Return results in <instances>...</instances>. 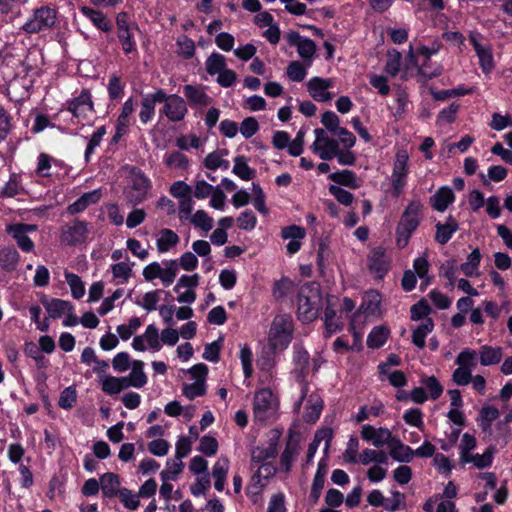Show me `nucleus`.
<instances>
[{"label": "nucleus", "mask_w": 512, "mask_h": 512, "mask_svg": "<svg viewBox=\"0 0 512 512\" xmlns=\"http://www.w3.org/2000/svg\"><path fill=\"white\" fill-rule=\"evenodd\" d=\"M423 204L420 200L409 202L396 226V245L398 248H405L413 232L421 222V211Z\"/></svg>", "instance_id": "f257e3e1"}, {"label": "nucleus", "mask_w": 512, "mask_h": 512, "mask_svg": "<svg viewBox=\"0 0 512 512\" xmlns=\"http://www.w3.org/2000/svg\"><path fill=\"white\" fill-rule=\"evenodd\" d=\"M322 306L321 293L315 283L304 285L298 297V317L303 322H311L318 316Z\"/></svg>", "instance_id": "f03ea898"}, {"label": "nucleus", "mask_w": 512, "mask_h": 512, "mask_svg": "<svg viewBox=\"0 0 512 512\" xmlns=\"http://www.w3.org/2000/svg\"><path fill=\"white\" fill-rule=\"evenodd\" d=\"M279 408L278 398L268 388L256 390L253 398L254 419L260 423L272 421Z\"/></svg>", "instance_id": "7ed1b4c3"}, {"label": "nucleus", "mask_w": 512, "mask_h": 512, "mask_svg": "<svg viewBox=\"0 0 512 512\" xmlns=\"http://www.w3.org/2000/svg\"><path fill=\"white\" fill-rule=\"evenodd\" d=\"M57 14V10L51 6L36 8L21 27V30L27 34H36L51 29L56 24Z\"/></svg>", "instance_id": "20e7f679"}, {"label": "nucleus", "mask_w": 512, "mask_h": 512, "mask_svg": "<svg viewBox=\"0 0 512 512\" xmlns=\"http://www.w3.org/2000/svg\"><path fill=\"white\" fill-rule=\"evenodd\" d=\"M293 320L290 315L282 314L274 318L269 331V343L273 349H284L292 339Z\"/></svg>", "instance_id": "39448f33"}, {"label": "nucleus", "mask_w": 512, "mask_h": 512, "mask_svg": "<svg viewBox=\"0 0 512 512\" xmlns=\"http://www.w3.org/2000/svg\"><path fill=\"white\" fill-rule=\"evenodd\" d=\"M150 185V180L145 174L138 168L133 167L130 170L129 184L124 190L126 202L131 206L141 203L146 198Z\"/></svg>", "instance_id": "423d86ee"}, {"label": "nucleus", "mask_w": 512, "mask_h": 512, "mask_svg": "<svg viewBox=\"0 0 512 512\" xmlns=\"http://www.w3.org/2000/svg\"><path fill=\"white\" fill-rule=\"evenodd\" d=\"M117 37L125 54H131L137 51L134 32L138 26L130 22L126 12H120L116 17Z\"/></svg>", "instance_id": "0eeeda50"}, {"label": "nucleus", "mask_w": 512, "mask_h": 512, "mask_svg": "<svg viewBox=\"0 0 512 512\" xmlns=\"http://www.w3.org/2000/svg\"><path fill=\"white\" fill-rule=\"evenodd\" d=\"M408 162V153L405 150H399L395 156L391 175L392 192L395 197H399L402 194L407 184V176L409 173Z\"/></svg>", "instance_id": "6e6552de"}, {"label": "nucleus", "mask_w": 512, "mask_h": 512, "mask_svg": "<svg viewBox=\"0 0 512 512\" xmlns=\"http://www.w3.org/2000/svg\"><path fill=\"white\" fill-rule=\"evenodd\" d=\"M143 277L146 281H153L159 278L165 287L170 286L178 273V263L176 260H170L161 267L158 262H152L143 269Z\"/></svg>", "instance_id": "1a4fd4ad"}, {"label": "nucleus", "mask_w": 512, "mask_h": 512, "mask_svg": "<svg viewBox=\"0 0 512 512\" xmlns=\"http://www.w3.org/2000/svg\"><path fill=\"white\" fill-rule=\"evenodd\" d=\"M88 236V224L85 221L74 219L61 228L60 241L68 246L84 243Z\"/></svg>", "instance_id": "9d476101"}, {"label": "nucleus", "mask_w": 512, "mask_h": 512, "mask_svg": "<svg viewBox=\"0 0 512 512\" xmlns=\"http://www.w3.org/2000/svg\"><path fill=\"white\" fill-rule=\"evenodd\" d=\"M314 134L316 138L311 145L312 151L324 161L333 159L339 148L338 141L330 138L325 130L321 128L315 129Z\"/></svg>", "instance_id": "9b49d317"}, {"label": "nucleus", "mask_w": 512, "mask_h": 512, "mask_svg": "<svg viewBox=\"0 0 512 512\" xmlns=\"http://www.w3.org/2000/svg\"><path fill=\"white\" fill-rule=\"evenodd\" d=\"M164 99L161 103H164L160 113L165 115L170 121L178 122L184 119L187 114V106L185 101L178 95H168L163 91Z\"/></svg>", "instance_id": "f8f14e48"}, {"label": "nucleus", "mask_w": 512, "mask_h": 512, "mask_svg": "<svg viewBox=\"0 0 512 512\" xmlns=\"http://www.w3.org/2000/svg\"><path fill=\"white\" fill-rule=\"evenodd\" d=\"M36 230L35 225L30 224H11L6 227V232L16 241L18 247L24 252H31L34 249V243L28 234Z\"/></svg>", "instance_id": "ddd939ff"}, {"label": "nucleus", "mask_w": 512, "mask_h": 512, "mask_svg": "<svg viewBox=\"0 0 512 512\" xmlns=\"http://www.w3.org/2000/svg\"><path fill=\"white\" fill-rule=\"evenodd\" d=\"M469 38L478 56L482 71L486 74L490 73L494 68L493 55L490 46L483 45L481 43V37L478 33H471Z\"/></svg>", "instance_id": "4468645a"}, {"label": "nucleus", "mask_w": 512, "mask_h": 512, "mask_svg": "<svg viewBox=\"0 0 512 512\" xmlns=\"http://www.w3.org/2000/svg\"><path fill=\"white\" fill-rule=\"evenodd\" d=\"M333 81L320 77H313L307 82L310 96L319 102H327L333 98V94L327 90L332 87Z\"/></svg>", "instance_id": "2eb2a0df"}, {"label": "nucleus", "mask_w": 512, "mask_h": 512, "mask_svg": "<svg viewBox=\"0 0 512 512\" xmlns=\"http://www.w3.org/2000/svg\"><path fill=\"white\" fill-rule=\"evenodd\" d=\"M68 110L76 118H88L93 112V103L90 93L88 91H82L79 96L68 103Z\"/></svg>", "instance_id": "dca6fc26"}, {"label": "nucleus", "mask_w": 512, "mask_h": 512, "mask_svg": "<svg viewBox=\"0 0 512 512\" xmlns=\"http://www.w3.org/2000/svg\"><path fill=\"white\" fill-rule=\"evenodd\" d=\"M361 437L373 444L376 448H381L388 444L392 438L391 432L387 428L376 429L371 425H364L361 429Z\"/></svg>", "instance_id": "f3484780"}, {"label": "nucleus", "mask_w": 512, "mask_h": 512, "mask_svg": "<svg viewBox=\"0 0 512 512\" xmlns=\"http://www.w3.org/2000/svg\"><path fill=\"white\" fill-rule=\"evenodd\" d=\"M278 440L279 433L277 431H273L266 446H257L251 451L252 461L261 463L267 459L274 458L278 453Z\"/></svg>", "instance_id": "a211bd4d"}, {"label": "nucleus", "mask_w": 512, "mask_h": 512, "mask_svg": "<svg viewBox=\"0 0 512 512\" xmlns=\"http://www.w3.org/2000/svg\"><path fill=\"white\" fill-rule=\"evenodd\" d=\"M368 267L378 278H382L388 271L389 259L383 248L376 247L370 252L368 256Z\"/></svg>", "instance_id": "6ab92c4d"}, {"label": "nucleus", "mask_w": 512, "mask_h": 512, "mask_svg": "<svg viewBox=\"0 0 512 512\" xmlns=\"http://www.w3.org/2000/svg\"><path fill=\"white\" fill-rule=\"evenodd\" d=\"M163 96V90L159 89L153 94H148L143 97L141 101V109L139 112L140 121L143 124H147L150 120H152L155 113V105L156 103H161Z\"/></svg>", "instance_id": "aec40b11"}, {"label": "nucleus", "mask_w": 512, "mask_h": 512, "mask_svg": "<svg viewBox=\"0 0 512 512\" xmlns=\"http://www.w3.org/2000/svg\"><path fill=\"white\" fill-rule=\"evenodd\" d=\"M306 403L303 419L308 423H315L321 415L323 400L320 395L312 393L309 395Z\"/></svg>", "instance_id": "412c9836"}, {"label": "nucleus", "mask_w": 512, "mask_h": 512, "mask_svg": "<svg viewBox=\"0 0 512 512\" xmlns=\"http://www.w3.org/2000/svg\"><path fill=\"white\" fill-rule=\"evenodd\" d=\"M390 448V455L393 459L399 462H410L414 456L413 450L404 445L400 440L392 437L388 443Z\"/></svg>", "instance_id": "4be33fe9"}, {"label": "nucleus", "mask_w": 512, "mask_h": 512, "mask_svg": "<svg viewBox=\"0 0 512 512\" xmlns=\"http://www.w3.org/2000/svg\"><path fill=\"white\" fill-rule=\"evenodd\" d=\"M100 197L101 194L98 190L84 193L80 198L67 207V211L70 214H78L84 211L88 206L97 203Z\"/></svg>", "instance_id": "5701e85b"}, {"label": "nucleus", "mask_w": 512, "mask_h": 512, "mask_svg": "<svg viewBox=\"0 0 512 512\" xmlns=\"http://www.w3.org/2000/svg\"><path fill=\"white\" fill-rule=\"evenodd\" d=\"M180 241L179 236L171 229H161L157 234L156 246L160 253L169 251L172 247L176 246Z\"/></svg>", "instance_id": "b1692460"}, {"label": "nucleus", "mask_w": 512, "mask_h": 512, "mask_svg": "<svg viewBox=\"0 0 512 512\" xmlns=\"http://www.w3.org/2000/svg\"><path fill=\"white\" fill-rule=\"evenodd\" d=\"M100 383L102 391L108 395L118 394L128 388L126 377L102 376Z\"/></svg>", "instance_id": "393cba45"}, {"label": "nucleus", "mask_w": 512, "mask_h": 512, "mask_svg": "<svg viewBox=\"0 0 512 512\" xmlns=\"http://www.w3.org/2000/svg\"><path fill=\"white\" fill-rule=\"evenodd\" d=\"M42 303L49 317L53 319L60 318L66 312H70L73 310V307L70 302L61 299H45L42 301Z\"/></svg>", "instance_id": "a878e982"}, {"label": "nucleus", "mask_w": 512, "mask_h": 512, "mask_svg": "<svg viewBox=\"0 0 512 512\" xmlns=\"http://www.w3.org/2000/svg\"><path fill=\"white\" fill-rule=\"evenodd\" d=\"M144 363L140 360H135L131 366V372L126 376V383L129 387L141 388L147 383V376L143 370Z\"/></svg>", "instance_id": "bb28decb"}, {"label": "nucleus", "mask_w": 512, "mask_h": 512, "mask_svg": "<svg viewBox=\"0 0 512 512\" xmlns=\"http://www.w3.org/2000/svg\"><path fill=\"white\" fill-rule=\"evenodd\" d=\"M432 207L443 212L454 201V193L449 187L440 188L430 199Z\"/></svg>", "instance_id": "cd10ccee"}, {"label": "nucleus", "mask_w": 512, "mask_h": 512, "mask_svg": "<svg viewBox=\"0 0 512 512\" xmlns=\"http://www.w3.org/2000/svg\"><path fill=\"white\" fill-rule=\"evenodd\" d=\"M20 255L13 247L0 249V267L6 272H12L17 268Z\"/></svg>", "instance_id": "c85d7f7f"}, {"label": "nucleus", "mask_w": 512, "mask_h": 512, "mask_svg": "<svg viewBox=\"0 0 512 512\" xmlns=\"http://www.w3.org/2000/svg\"><path fill=\"white\" fill-rule=\"evenodd\" d=\"M331 438H332V431L330 429H323V430L318 431L315 434L313 441L308 446L307 455H306V463L309 464L312 462L313 457H314V455L319 447V444L322 440H325V451H327L329 448V445H330Z\"/></svg>", "instance_id": "c756f323"}, {"label": "nucleus", "mask_w": 512, "mask_h": 512, "mask_svg": "<svg viewBox=\"0 0 512 512\" xmlns=\"http://www.w3.org/2000/svg\"><path fill=\"white\" fill-rule=\"evenodd\" d=\"M183 93L192 104L206 106L210 103V97L199 85H185L183 87Z\"/></svg>", "instance_id": "7c9ffc66"}, {"label": "nucleus", "mask_w": 512, "mask_h": 512, "mask_svg": "<svg viewBox=\"0 0 512 512\" xmlns=\"http://www.w3.org/2000/svg\"><path fill=\"white\" fill-rule=\"evenodd\" d=\"M480 363L483 366L497 364L502 359V348L484 345L479 350Z\"/></svg>", "instance_id": "2f4dec72"}, {"label": "nucleus", "mask_w": 512, "mask_h": 512, "mask_svg": "<svg viewBox=\"0 0 512 512\" xmlns=\"http://www.w3.org/2000/svg\"><path fill=\"white\" fill-rule=\"evenodd\" d=\"M434 328V323L431 318H425L421 324L413 330L412 334V342L418 348H423L425 346V338L426 336L432 332Z\"/></svg>", "instance_id": "473e14b6"}, {"label": "nucleus", "mask_w": 512, "mask_h": 512, "mask_svg": "<svg viewBox=\"0 0 512 512\" xmlns=\"http://www.w3.org/2000/svg\"><path fill=\"white\" fill-rule=\"evenodd\" d=\"M495 449L489 447L483 454H470L467 460H463L461 463H472L475 468L483 469L491 466L494 458Z\"/></svg>", "instance_id": "72a5a7b5"}, {"label": "nucleus", "mask_w": 512, "mask_h": 512, "mask_svg": "<svg viewBox=\"0 0 512 512\" xmlns=\"http://www.w3.org/2000/svg\"><path fill=\"white\" fill-rule=\"evenodd\" d=\"M324 324L328 336L340 330L343 326V323L340 317L337 316L336 310L333 308V304L330 300H328V305L325 309Z\"/></svg>", "instance_id": "f704fd0d"}, {"label": "nucleus", "mask_w": 512, "mask_h": 512, "mask_svg": "<svg viewBox=\"0 0 512 512\" xmlns=\"http://www.w3.org/2000/svg\"><path fill=\"white\" fill-rule=\"evenodd\" d=\"M436 229V241L440 244H445L451 239L453 233L457 231L458 224L455 219L450 217L445 224L438 223Z\"/></svg>", "instance_id": "c9c22d12"}, {"label": "nucleus", "mask_w": 512, "mask_h": 512, "mask_svg": "<svg viewBox=\"0 0 512 512\" xmlns=\"http://www.w3.org/2000/svg\"><path fill=\"white\" fill-rule=\"evenodd\" d=\"M299 444L297 441L290 440L287 442L284 451L280 457V465L286 472L290 471L293 461L299 453Z\"/></svg>", "instance_id": "e433bc0d"}, {"label": "nucleus", "mask_w": 512, "mask_h": 512, "mask_svg": "<svg viewBox=\"0 0 512 512\" xmlns=\"http://www.w3.org/2000/svg\"><path fill=\"white\" fill-rule=\"evenodd\" d=\"M102 493L107 497H113L119 493V477L114 473H105L100 478Z\"/></svg>", "instance_id": "4c0bfd02"}, {"label": "nucleus", "mask_w": 512, "mask_h": 512, "mask_svg": "<svg viewBox=\"0 0 512 512\" xmlns=\"http://www.w3.org/2000/svg\"><path fill=\"white\" fill-rule=\"evenodd\" d=\"M134 112V102L132 98H129L123 104L122 110L118 119L116 121V125L118 126V135H124L126 130L130 124V117Z\"/></svg>", "instance_id": "58836bf2"}, {"label": "nucleus", "mask_w": 512, "mask_h": 512, "mask_svg": "<svg viewBox=\"0 0 512 512\" xmlns=\"http://www.w3.org/2000/svg\"><path fill=\"white\" fill-rule=\"evenodd\" d=\"M82 13L100 30L108 32L111 30V24L107 17L100 11L83 7Z\"/></svg>", "instance_id": "ea45409f"}, {"label": "nucleus", "mask_w": 512, "mask_h": 512, "mask_svg": "<svg viewBox=\"0 0 512 512\" xmlns=\"http://www.w3.org/2000/svg\"><path fill=\"white\" fill-rule=\"evenodd\" d=\"M205 68L209 75H218L227 68L226 58L214 52L207 58Z\"/></svg>", "instance_id": "a19ab883"}, {"label": "nucleus", "mask_w": 512, "mask_h": 512, "mask_svg": "<svg viewBox=\"0 0 512 512\" xmlns=\"http://www.w3.org/2000/svg\"><path fill=\"white\" fill-rule=\"evenodd\" d=\"M329 179L339 185L348 186L357 189L360 185L356 179V175L351 170H342L329 175Z\"/></svg>", "instance_id": "79ce46f5"}, {"label": "nucleus", "mask_w": 512, "mask_h": 512, "mask_svg": "<svg viewBox=\"0 0 512 512\" xmlns=\"http://www.w3.org/2000/svg\"><path fill=\"white\" fill-rule=\"evenodd\" d=\"M164 163L167 167L186 171L189 167L188 158L179 151H173L164 156Z\"/></svg>", "instance_id": "37998d69"}, {"label": "nucleus", "mask_w": 512, "mask_h": 512, "mask_svg": "<svg viewBox=\"0 0 512 512\" xmlns=\"http://www.w3.org/2000/svg\"><path fill=\"white\" fill-rule=\"evenodd\" d=\"M293 361L296 366V371L299 373V376L303 377L308 368L309 354L302 346H294Z\"/></svg>", "instance_id": "c03bdc74"}, {"label": "nucleus", "mask_w": 512, "mask_h": 512, "mask_svg": "<svg viewBox=\"0 0 512 512\" xmlns=\"http://www.w3.org/2000/svg\"><path fill=\"white\" fill-rule=\"evenodd\" d=\"M478 356L479 354L476 351L471 349H464L456 357L455 363L458 366L467 368L472 372L473 368H475L478 363Z\"/></svg>", "instance_id": "a18cd8bd"}, {"label": "nucleus", "mask_w": 512, "mask_h": 512, "mask_svg": "<svg viewBox=\"0 0 512 512\" xmlns=\"http://www.w3.org/2000/svg\"><path fill=\"white\" fill-rule=\"evenodd\" d=\"M233 173L242 180H250L254 177L255 172L247 165L245 156H237L234 159Z\"/></svg>", "instance_id": "49530a36"}, {"label": "nucleus", "mask_w": 512, "mask_h": 512, "mask_svg": "<svg viewBox=\"0 0 512 512\" xmlns=\"http://www.w3.org/2000/svg\"><path fill=\"white\" fill-rule=\"evenodd\" d=\"M326 474V464L324 461L318 463V469L313 479L311 495L317 500L320 497L321 491L324 486V479Z\"/></svg>", "instance_id": "de8ad7c7"}, {"label": "nucleus", "mask_w": 512, "mask_h": 512, "mask_svg": "<svg viewBox=\"0 0 512 512\" xmlns=\"http://www.w3.org/2000/svg\"><path fill=\"white\" fill-rule=\"evenodd\" d=\"M389 331L384 327H374L367 338V345L371 348L381 347L388 338Z\"/></svg>", "instance_id": "09e8293b"}, {"label": "nucleus", "mask_w": 512, "mask_h": 512, "mask_svg": "<svg viewBox=\"0 0 512 512\" xmlns=\"http://www.w3.org/2000/svg\"><path fill=\"white\" fill-rule=\"evenodd\" d=\"M65 279L74 298L79 299L85 294V287L80 277L72 272H65Z\"/></svg>", "instance_id": "8fccbe9b"}, {"label": "nucleus", "mask_w": 512, "mask_h": 512, "mask_svg": "<svg viewBox=\"0 0 512 512\" xmlns=\"http://www.w3.org/2000/svg\"><path fill=\"white\" fill-rule=\"evenodd\" d=\"M190 222L204 231H209L213 227V218L210 217L204 210H198L189 218Z\"/></svg>", "instance_id": "3c124183"}, {"label": "nucleus", "mask_w": 512, "mask_h": 512, "mask_svg": "<svg viewBox=\"0 0 512 512\" xmlns=\"http://www.w3.org/2000/svg\"><path fill=\"white\" fill-rule=\"evenodd\" d=\"M481 255L478 249L473 250L467 258V261L461 264L460 268L466 276H473L479 266Z\"/></svg>", "instance_id": "603ef678"}, {"label": "nucleus", "mask_w": 512, "mask_h": 512, "mask_svg": "<svg viewBox=\"0 0 512 512\" xmlns=\"http://www.w3.org/2000/svg\"><path fill=\"white\" fill-rule=\"evenodd\" d=\"M402 55L397 50H389L387 53V62L385 66V71L391 75L395 76L400 71Z\"/></svg>", "instance_id": "864d4df0"}, {"label": "nucleus", "mask_w": 512, "mask_h": 512, "mask_svg": "<svg viewBox=\"0 0 512 512\" xmlns=\"http://www.w3.org/2000/svg\"><path fill=\"white\" fill-rule=\"evenodd\" d=\"M206 393V385L204 381H194L191 384L183 385V394L190 400L203 396Z\"/></svg>", "instance_id": "5fc2aeb1"}, {"label": "nucleus", "mask_w": 512, "mask_h": 512, "mask_svg": "<svg viewBox=\"0 0 512 512\" xmlns=\"http://www.w3.org/2000/svg\"><path fill=\"white\" fill-rule=\"evenodd\" d=\"M476 447V439L474 436L464 433L459 445L460 462L467 460V457L472 454L471 451Z\"/></svg>", "instance_id": "6e6d98bb"}, {"label": "nucleus", "mask_w": 512, "mask_h": 512, "mask_svg": "<svg viewBox=\"0 0 512 512\" xmlns=\"http://www.w3.org/2000/svg\"><path fill=\"white\" fill-rule=\"evenodd\" d=\"M329 193L334 196L339 203L345 206H350L354 200L352 193L337 185H330Z\"/></svg>", "instance_id": "4d7b16f0"}, {"label": "nucleus", "mask_w": 512, "mask_h": 512, "mask_svg": "<svg viewBox=\"0 0 512 512\" xmlns=\"http://www.w3.org/2000/svg\"><path fill=\"white\" fill-rule=\"evenodd\" d=\"M481 424L483 430L490 427L491 423L499 417V411L494 406L486 405L483 406L480 411Z\"/></svg>", "instance_id": "13d9d810"}, {"label": "nucleus", "mask_w": 512, "mask_h": 512, "mask_svg": "<svg viewBox=\"0 0 512 512\" xmlns=\"http://www.w3.org/2000/svg\"><path fill=\"white\" fill-rule=\"evenodd\" d=\"M148 346L154 350L159 351L161 349V340H159L158 329L154 325H148L144 334H142Z\"/></svg>", "instance_id": "bf43d9fd"}, {"label": "nucleus", "mask_w": 512, "mask_h": 512, "mask_svg": "<svg viewBox=\"0 0 512 512\" xmlns=\"http://www.w3.org/2000/svg\"><path fill=\"white\" fill-rule=\"evenodd\" d=\"M198 450L206 456H213L217 453L218 442L214 437L205 435L200 439Z\"/></svg>", "instance_id": "052dcab7"}, {"label": "nucleus", "mask_w": 512, "mask_h": 512, "mask_svg": "<svg viewBox=\"0 0 512 512\" xmlns=\"http://www.w3.org/2000/svg\"><path fill=\"white\" fill-rule=\"evenodd\" d=\"M422 385L429 392L430 397L436 400L443 392V387L434 376L425 377L421 381Z\"/></svg>", "instance_id": "680f3d73"}, {"label": "nucleus", "mask_w": 512, "mask_h": 512, "mask_svg": "<svg viewBox=\"0 0 512 512\" xmlns=\"http://www.w3.org/2000/svg\"><path fill=\"white\" fill-rule=\"evenodd\" d=\"M358 449H359V441L356 437H350L347 443V447L345 452L343 453V459L347 463H357L359 460L358 457Z\"/></svg>", "instance_id": "e2e57ef3"}, {"label": "nucleus", "mask_w": 512, "mask_h": 512, "mask_svg": "<svg viewBox=\"0 0 512 512\" xmlns=\"http://www.w3.org/2000/svg\"><path fill=\"white\" fill-rule=\"evenodd\" d=\"M297 51L301 58L309 61L310 63L316 51V44L314 43L313 40L304 38V40L301 41V43H299Z\"/></svg>", "instance_id": "0e129e2a"}, {"label": "nucleus", "mask_w": 512, "mask_h": 512, "mask_svg": "<svg viewBox=\"0 0 512 512\" xmlns=\"http://www.w3.org/2000/svg\"><path fill=\"white\" fill-rule=\"evenodd\" d=\"M113 277L119 279V283H125L129 280L132 275V268L128 263L119 262L112 265Z\"/></svg>", "instance_id": "69168bd1"}, {"label": "nucleus", "mask_w": 512, "mask_h": 512, "mask_svg": "<svg viewBox=\"0 0 512 512\" xmlns=\"http://www.w3.org/2000/svg\"><path fill=\"white\" fill-rule=\"evenodd\" d=\"M405 507V495L399 491L392 493L391 499H386L384 508L389 512H396Z\"/></svg>", "instance_id": "338daca9"}, {"label": "nucleus", "mask_w": 512, "mask_h": 512, "mask_svg": "<svg viewBox=\"0 0 512 512\" xmlns=\"http://www.w3.org/2000/svg\"><path fill=\"white\" fill-rule=\"evenodd\" d=\"M306 69L299 61H294L287 67V75L292 81L301 82L306 77Z\"/></svg>", "instance_id": "774afa93"}]
</instances>
